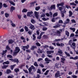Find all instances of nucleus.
<instances>
[{"instance_id":"f3484780","label":"nucleus","mask_w":78,"mask_h":78,"mask_svg":"<svg viewBox=\"0 0 78 78\" xmlns=\"http://www.w3.org/2000/svg\"><path fill=\"white\" fill-rule=\"evenodd\" d=\"M66 61V59L64 58H61V62H62V63H63V64H64V61Z\"/></svg>"},{"instance_id":"8fccbe9b","label":"nucleus","mask_w":78,"mask_h":78,"mask_svg":"<svg viewBox=\"0 0 78 78\" xmlns=\"http://www.w3.org/2000/svg\"><path fill=\"white\" fill-rule=\"evenodd\" d=\"M43 36L44 37V39H48V37L47 35H44Z\"/></svg>"},{"instance_id":"7ed1b4c3","label":"nucleus","mask_w":78,"mask_h":78,"mask_svg":"<svg viewBox=\"0 0 78 78\" xmlns=\"http://www.w3.org/2000/svg\"><path fill=\"white\" fill-rule=\"evenodd\" d=\"M9 60L11 61H12L14 62H16L17 64H18V62H19V59L17 58H15L14 59H13L12 58H10Z\"/></svg>"},{"instance_id":"a19ab883","label":"nucleus","mask_w":78,"mask_h":78,"mask_svg":"<svg viewBox=\"0 0 78 78\" xmlns=\"http://www.w3.org/2000/svg\"><path fill=\"white\" fill-rule=\"evenodd\" d=\"M33 41H35V40H36V36H35V35L33 34Z\"/></svg>"},{"instance_id":"4be33fe9","label":"nucleus","mask_w":78,"mask_h":78,"mask_svg":"<svg viewBox=\"0 0 78 78\" xmlns=\"http://www.w3.org/2000/svg\"><path fill=\"white\" fill-rule=\"evenodd\" d=\"M57 25L53 26V28H59V27L60 26V25H59V23L57 24Z\"/></svg>"},{"instance_id":"de8ad7c7","label":"nucleus","mask_w":78,"mask_h":78,"mask_svg":"<svg viewBox=\"0 0 78 78\" xmlns=\"http://www.w3.org/2000/svg\"><path fill=\"white\" fill-rule=\"evenodd\" d=\"M8 58H12V56L11 55H7Z\"/></svg>"},{"instance_id":"58836bf2","label":"nucleus","mask_w":78,"mask_h":78,"mask_svg":"<svg viewBox=\"0 0 78 78\" xmlns=\"http://www.w3.org/2000/svg\"><path fill=\"white\" fill-rule=\"evenodd\" d=\"M19 70H20L19 69H14V71L16 72V73H17L18 72H19Z\"/></svg>"},{"instance_id":"5fc2aeb1","label":"nucleus","mask_w":78,"mask_h":78,"mask_svg":"<svg viewBox=\"0 0 78 78\" xmlns=\"http://www.w3.org/2000/svg\"><path fill=\"white\" fill-rule=\"evenodd\" d=\"M17 16L18 17V19H21V17H22L21 15H19L17 14Z\"/></svg>"},{"instance_id":"c756f323","label":"nucleus","mask_w":78,"mask_h":78,"mask_svg":"<svg viewBox=\"0 0 78 78\" xmlns=\"http://www.w3.org/2000/svg\"><path fill=\"white\" fill-rule=\"evenodd\" d=\"M28 11V10L26 9H23L22 11V12H27Z\"/></svg>"},{"instance_id":"774afa93","label":"nucleus","mask_w":78,"mask_h":78,"mask_svg":"<svg viewBox=\"0 0 78 78\" xmlns=\"http://www.w3.org/2000/svg\"><path fill=\"white\" fill-rule=\"evenodd\" d=\"M72 77H73V78H77V76L75 75H73L72 76Z\"/></svg>"},{"instance_id":"473e14b6","label":"nucleus","mask_w":78,"mask_h":78,"mask_svg":"<svg viewBox=\"0 0 78 78\" xmlns=\"http://www.w3.org/2000/svg\"><path fill=\"white\" fill-rule=\"evenodd\" d=\"M65 54L68 57H70V54L68 53L67 52H65Z\"/></svg>"},{"instance_id":"7c9ffc66","label":"nucleus","mask_w":78,"mask_h":78,"mask_svg":"<svg viewBox=\"0 0 78 78\" xmlns=\"http://www.w3.org/2000/svg\"><path fill=\"white\" fill-rule=\"evenodd\" d=\"M25 66V63H23V64L21 65L20 66V69H22L23 67H24Z\"/></svg>"},{"instance_id":"2eb2a0df","label":"nucleus","mask_w":78,"mask_h":78,"mask_svg":"<svg viewBox=\"0 0 78 78\" xmlns=\"http://www.w3.org/2000/svg\"><path fill=\"white\" fill-rule=\"evenodd\" d=\"M64 5V2H61L60 3H58L57 4V6L58 8L60 6H62Z\"/></svg>"},{"instance_id":"20e7f679","label":"nucleus","mask_w":78,"mask_h":78,"mask_svg":"<svg viewBox=\"0 0 78 78\" xmlns=\"http://www.w3.org/2000/svg\"><path fill=\"white\" fill-rule=\"evenodd\" d=\"M35 69L36 68H35V67H34V66L32 65L31 66V67H30L29 69H28L29 72V73H31V71H32V69L34 70H35Z\"/></svg>"},{"instance_id":"3c124183","label":"nucleus","mask_w":78,"mask_h":78,"mask_svg":"<svg viewBox=\"0 0 78 78\" xmlns=\"http://www.w3.org/2000/svg\"><path fill=\"white\" fill-rule=\"evenodd\" d=\"M44 33H45L44 32H41L39 36H40V37H42V35H43V34H44Z\"/></svg>"},{"instance_id":"c9c22d12","label":"nucleus","mask_w":78,"mask_h":78,"mask_svg":"<svg viewBox=\"0 0 78 78\" xmlns=\"http://www.w3.org/2000/svg\"><path fill=\"white\" fill-rule=\"evenodd\" d=\"M66 35L68 37H69V32H68V31H66Z\"/></svg>"},{"instance_id":"13d9d810","label":"nucleus","mask_w":78,"mask_h":78,"mask_svg":"<svg viewBox=\"0 0 78 78\" xmlns=\"http://www.w3.org/2000/svg\"><path fill=\"white\" fill-rule=\"evenodd\" d=\"M64 46V44L62 43H60V47H63Z\"/></svg>"},{"instance_id":"79ce46f5","label":"nucleus","mask_w":78,"mask_h":78,"mask_svg":"<svg viewBox=\"0 0 78 78\" xmlns=\"http://www.w3.org/2000/svg\"><path fill=\"white\" fill-rule=\"evenodd\" d=\"M37 73H40V74H41V70L39 69H38L37 71Z\"/></svg>"},{"instance_id":"6e6552de","label":"nucleus","mask_w":78,"mask_h":78,"mask_svg":"<svg viewBox=\"0 0 78 78\" xmlns=\"http://www.w3.org/2000/svg\"><path fill=\"white\" fill-rule=\"evenodd\" d=\"M45 61L46 62V64H49L50 63V62H51V60H49L48 58H46L45 59Z\"/></svg>"},{"instance_id":"052dcab7","label":"nucleus","mask_w":78,"mask_h":78,"mask_svg":"<svg viewBox=\"0 0 78 78\" xmlns=\"http://www.w3.org/2000/svg\"><path fill=\"white\" fill-rule=\"evenodd\" d=\"M58 23H63V21L62 20H59Z\"/></svg>"},{"instance_id":"72a5a7b5","label":"nucleus","mask_w":78,"mask_h":78,"mask_svg":"<svg viewBox=\"0 0 78 78\" xmlns=\"http://www.w3.org/2000/svg\"><path fill=\"white\" fill-rule=\"evenodd\" d=\"M40 8H41V7H40V6H39L36 7L35 8V10H36V11H39V10L40 9Z\"/></svg>"},{"instance_id":"a878e982","label":"nucleus","mask_w":78,"mask_h":78,"mask_svg":"<svg viewBox=\"0 0 78 78\" xmlns=\"http://www.w3.org/2000/svg\"><path fill=\"white\" fill-rule=\"evenodd\" d=\"M16 66V64H14L13 65H11L10 66L11 69L12 70H13V69H14V67L15 66Z\"/></svg>"},{"instance_id":"f704fd0d","label":"nucleus","mask_w":78,"mask_h":78,"mask_svg":"<svg viewBox=\"0 0 78 78\" xmlns=\"http://www.w3.org/2000/svg\"><path fill=\"white\" fill-rule=\"evenodd\" d=\"M38 53H42L43 51H42V50L40 49H38Z\"/></svg>"},{"instance_id":"bb28decb","label":"nucleus","mask_w":78,"mask_h":78,"mask_svg":"<svg viewBox=\"0 0 78 78\" xmlns=\"http://www.w3.org/2000/svg\"><path fill=\"white\" fill-rule=\"evenodd\" d=\"M6 73L7 74H9V73H11V71L10 69H8L6 70Z\"/></svg>"},{"instance_id":"f257e3e1","label":"nucleus","mask_w":78,"mask_h":78,"mask_svg":"<svg viewBox=\"0 0 78 78\" xmlns=\"http://www.w3.org/2000/svg\"><path fill=\"white\" fill-rule=\"evenodd\" d=\"M52 32L51 33V35H52L53 36H55L56 34H61V33L60 31L55 29L52 30Z\"/></svg>"},{"instance_id":"c03bdc74","label":"nucleus","mask_w":78,"mask_h":78,"mask_svg":"<svg viewBox=\"0 0 78 78\" xmlns=\"http://www.w3.org/2000/svg\"><path fill=\"white\" fill-rule=\"evenodd\" d=\"M47 28H46L45 27H43L42 28L43 31H46V30H47Z\"/></svg>"},{"instance_id":"680f3d73","label":"nucleus","mask_w":78,"mask_h":78,"mask_svg":"<svg viewBox=\"0 0 78 78\" xmlns=\"http://www.w3.org/2000/svg\"><path fill=\"white\" fill-rule=\"evenodd\" d=\"M36 3V1H34V2H30V5H33L35 3Z\"/></svg>"},{"instance_id":"864d4df0","label":"nucleus","mask_w":78,"mask_h":78,"mask_svg":"<svg viewBox=\"0 0 78 78\" xmlns=\"http://www.w3.org/2000/svg\"><path fill=\"white\" fill-rule=\"evenodd\" d=\"M61 41V40L60 39H55V40L54 41V42H58V41Z\"/></svg>"},{"instance_id":"423d86ee","label":"nucleus","mask_w":78,"mask_h":78,"mask_svg":"<svg viewBox=\"0 0 78 78\" xmlns=\"http://www.w3.org/2000/svg\"><path fill=\"white\" fill-rule=\"evenodd\" d=\"M60 76H61L60 72L59 71H58L55 74V78H58V77H60Z\"/></svg>"},{"instance_id":"a211bd4d","label":"nucleus","mask_w":78,"mask_h":78,"mask_svg":"<svg viewBox=\"0 0 78 78\" xmlns=\"http://www.w3.org/2000/svg\"><path fill=\"white\" fill-rule=\"evenodd\" d=\"M7 67H8V65H3L2 67V69H6Z\"/></svg>"},{"instance_id":"37998d69","label":"nucleus","mask_w":78,"mask_h":78,"mask_svg":"<svg viewBox=\"0 0 78 78\" xmlns=\"http://www.w3.org/2000/svg\"><path fill=\"white\" fill-rule=\"evenodd\" d=\"M34 64L35 66H36V67H38V64L37 63V62H35Z\"/></svg>"},{"instance_id":"6ab92c4d","label":"nucleus","mask_w":78,"mask_h":78,"mask_svg":"<svg viewBox=\"0 0 78 78\" xmlns=\"http://www.w3.org/2000/svg\"><path fill=\"white\" fill-rule=\"evenodd\" d=\"M18 53H19L17 52H16V51H14L13 52V56H17Z\"/></svg>"},{"instance_id":"6e6d98bb","label":"nucleus","mask_w":78,"mask_h":78,"mask_svg":"<svg viewBox=\"0 0 78 78\" xmlns=\"http://www.w3.org/2000/svg\"><path fill=\"white\" fill-rule=\"evenodd\" d=\"M77 59H78V56H76V57H75L74 58V60H77Z\"/></svg>"},{"instance_id":"bf43d9fd","label":"nucleus","mask_w":78,"mask_h":78,"mask_svg":"<svg viewBox=\"0 0 78 78\" xmlns=\"http://www.w3.org/2000/svg\"><path fill=\"white\" fill-rule=\"evenodd\" d=\"M23 70L24 72H25V73H28L29 72L27 70H25V69H23Z\"/></svg>"},{"instance_id":"9d476101","label":"nucleus","mask_w":78,"mask_h":78,"mask_svg":"<svg viewBox=\"0 0 78 78\" xmlns=\"http://www.w3.org/2000/svg\"><path fill=\"white\" fill-rule=\"evenodd\" d=\"M58 53H59V55L61 56H62V57H63L62 56V53H63L62 52V50L60 49H59L58 51Z\"/></svg>"},{"instance_id":"0e129e2a","label":"nucleus","mask_w":78,"mask_h":78,"mask_svg":"<svg viewBox=\"0 0 78 78\" xmlns=\"http://www.w3.org/2000/svg\"><path fill=\"white\" fill-rule=\"evenodd\" d=\"M43 60V59L42 58H38L37 60L39 62L41 61H42Z\"/></svg>"},{"instance_id":"393cba45","label":"nucleus","mask_w":78,"mask_h":78,"mask_svg":"<svg viewBox=\"0 0 78 78\" xmlns=\"http://www.w3.org/2000/svg\"><path fill=\"white\" fill-rule=\"evenodd\" d=\"M31 29V30H34V26L32 24H31V25L29 27Z\"/></svg>"},{"instance_id":"aec40b11","label":"nucleus","mask_w":78,"mask_h":78,"mask_svg":"<svg viewBox=\"0 0 78 78\" xmlns=\"http://www.w3.org/2000/svg\"><path fill=\"white\" fill-rule=\"evenodd\" d=\"M24 29L26 32H28V31H29V30H28V27L26 26L24 27Z\"/></svg>"},{"instance_id":"f8f14e48","label":"nucleus","mask_w":78,"mask_h":78,"mask_svg":"<svg viewBox=\"0 0 78 78\" xmlns=\"http://www.w3.org/2000/svg\"><path fill=\"white\" fill-rule=\"evenodd\" d=\"M7 1L9 2V3L11 4V5H13V6H15V5H16L15 3L10 0H7Z\"/></svg>"},{"instance_id":"4c0bfd02","label":"nucleus","mask_w":78,"mask_h":78,"mask_svg":"<svg viewBox=\"0 0 78 78\" xmlns=\"http://www.w3.org/2000/svg\"><path fill=\"white\" fill-rule=\"evenodd\" d=\"M58 16V13H55L53 14V17H56V16Z\"/></svg>"},{"instance_id":"9b49d317","label":"nucleus","mask_w":78,"mask_h":78,"mask_svg":"<svg viewBox=\"0 0 78 78\" xmlns=\"http://www.w3.org/2000/svg\"><path fill=\"white\" fill-rule=\"evenodd\" d=\"M34 12L36 18L37 19H39V15L37 13V12L36 11H35Z\"/></svg>"},{"instance_id":"f03ea898","label":"nucleus","mask_w":78,"mask_h":78,"mask_svg":"<svg viewBox=\"0 0 78 78\" xmlns=\"http://www.w3.org/2000/svg\"><path fill=\"white\" fill-rule=\"evenodd\" d=\"M56 9V5H55L54 4L51 5L50 8H48V9L49 11H52L53 9Z\"/></svg>"},{"instance_id":"dca6fc26","label":"nucleus","mask_w":78,"mask_h":78,"mask_svg":"<svg viewBox=\"0 0 78 78\" xmlns=\"http://www.w3.org/2000/svg\"><path fill=\"white\" fill-rule=\"evenodd\" d=\"M8 51V50H5V51H2V56H4L5 54Z\"/></svg>"},{"instance_id":"412c9836","label":"nucleus","mask_w":78,"mask_h":78,"mask_svg":"<svg viewBox=\"0 0 78 78\" xmlns=\"http://www.w3.org/2000/svg\"><path fill=\"white\" fill-rule=\"evenodd\" d=\"M34 48H37V47L36 46L33 45L31 47L30 49L32 50H34Z\"/></svg>"},{"instance_id":"e433bc0d","label":"nucleus","mask_w":78,"mask_h":78,"mask_svg":"<svg viewBox=\"0 0 78 78\" xmlns=\"http://www.w3.org/2000/svg\"><path fill=\"white\" fill-rule=\"evenodd\" d=\"M70 29L71 30H72V31H73V32H75V28L70 27Z\"/></svg>"},{"instance_id":"b1692460","label":"nucleus","mask_w":78,"mask_h":78,"mask_svg":"<svg viewBox=\"0 0 78 78\" xmlns=\"http://www.w3.org/2000/svg\"><path fill=\"white\" fill-rule=\"evenodd\" d=\"M8 42L10 44H12L14 42V41L12 40H9L8 41Z\"/></svg>"},{"instance_id":"a18cd8bd","label":"nucleus","mask_w":78,"mask_h":78,"mask_svg":"<svg viewBox=\"0 0 78 78\" xmlns=\"http://www.w3.org/2000/svg\"><path fill=\"white\" fill-rule=\"evenodd\" d=\"M3 7H4V8H7V7H8V5L5 3H4L3 4Z\"/></svg>"},{"instance_id":"338daca9","label":"nucleus","mask_w":78,"mask_h":78,"mask_svg":"<svg viewBox=\"0 0 78 78\" xmlns=\"http://www.w3.org/2000/svg\"><path fill=\"white\" fill-rule=\"evenodd\" d=\"M74 36H75V35L73 33H72L71 34L70 37H73Z\"/></svg>"},{"instance_id":"09e8293b","label":"nucleus","mask_w":78,"mask_h":78,"mask_svg":"<svg viewBox=\"0 0 78 78\" xmlns=\"http://www.w3.org/2000/svg\"><path fill=\"white\" fill-rule=\"evenodd\" d=\"M2 6L3 4H2V2H0V9H1L2 8Z\"/></svg>"},{"instance_id":"603ef678","label":"nucleus","mask_w":78,"mask_h":78,"mask_svg":"<svg viewBox=\"0 0 78 78\" xmlns=\"http://www.w3.org/2000/svg\"><path fill=\"white\" fill-rule=\"evenodd\" d=\"M36 45L38 46V47H41V44L37 42L36 43Z\"/></svg>"},{"instance_id":"4468645a","label":"nucleus","mask_w":78,"mask_h":78,"mask_svg":"<svg viewBox=\"0 0 78 78\" xmlns=\"http://www.w3.org/2000/svg\"><path fill=\"white\" fill-rule=\"evenodd\" d=\"M54 52V51H46V53L48 55H50V54L52 53H53Z\"/></svg>"},{"instance_id":"ddd939ff","label":"nucleus","mask_w":78,"mask_h":78,"mask_svg":"<svg viewBox=\"0 0 78 78\" xmlns=\"http://www.w3.org/2000/svg\"><path fill=\"white\" fill-rule=\"evenodd\" d=\"M15 7L13 6H12L10 8V12H13V11H14V10H15Z\"/></svg>"},{"instance_id":"49530a36","label":"nucleus","mask_w":78,"mask_h":78,"mask_svg":"<svg viewBox=\"0 0 78 78\" xmlns=\"http://www.w3.org/2000/svg\"><path fill=\"white\" fill-rule=\"evenodd\" d=\"M5 17H8L9 15V13H5Z\"/></svg>"},{"instance_id":"c85d7f7f","label":"nucleus","mask_w":78,"mask_h":78,"mask_svg":"<svg viewBox=\"0 0 78 78\" xmlns=\"http://www.w3.org/2000/svg\"><path fill=\"white\" fill-rule=\"evenodd\" d=\"M5 64H9V61L5 62L3 63V65H4Z\"/></svg>"},{"instance_id":"e2e57ef3","label":"nucleus","mask_w":78,"mask_h":78,"mask_svg":"<svg viewBox=\"0 0 78 78\" xmlns=\"http://www.w3.org/2000/svg\"><path fill=\"white\" fill-rule=\"evenodd\" d=\"M45 16V14H43L41 15V17H44Z\"/></svg>"},{"instance_id":"ea45409f","label":"nucleus","mask_w":78,"mask_h":78,"mask_svg":"<svg viewBox=\"0 0 78 78\" xmlns=\"http://www.w3.org/2000/svg\"><path fill=\"white\" fill-rule=\"evenodd\" d=\"M6 49L7 50H8V51H9V50H11V48L9 47L8 46H6Z\"/></svg>"},{"instance_id":"69168bd1","label":"nucleus","mask_w":78,"mask_h":78,"mask_svg":"<svg viewBox=\"0 0 78 78\" xmlns=\"http://www.w3.org/2000/svg\"><path fill=\"white\" fill-rule=\"evenodd\" d=\"M30 58H31V57L29 55H28L27 57V60H29Z\"/></svg>"},{"instance_id":"1a4fd4ad","label":"nucleus","mask_w":78,"mask_h":78,"mask_svg":"<svg viewBox=\"0 0 78 78\" xmlns=\"http://www.w3.org/2000/svg\"><path fill=\"white\" fill-rule=\"evenodd\" d=\"M20 51V49L18 47H16L15 48L14 50V51H16V52L19 53Z\"/></svg>"},{"instance_id":"0eeeda50","label":"nucleus","mask_w":78,"mask_h":78,"mask_svg":"<svg viewBox=\"0 0 78 78\" xmlns=\"http://www.w3.org/2000/svg\"><path fill=\"white\" fill-rule=\"evenodd\" d=\"M29 47H30V46L29 44H28L26 46H23L22 47V49L23 51H25V50H26V49H28V48H29ZM25 48H26V49Z\"/></svg>"},{"instance_id":"cd10ccee","label":"nucleus","mask_w":78,"mask_h":78,"mask_svg":"<svg viewBox=\"0 0 78 78\" xmlns=\"http://www.w3.org/2000/svg\"><path fill=\"white\" fill-rule=\"evenodd\" d=\"M30 22L33 24H34V23H36V21H35V20L33 19H31Z\"/></svg>"},{"instance_id":"5701e85b","label":"nucleus","mask_w":78,"mask_h":78,"mask_svg":"<svg viewBox=\"0 0 78 78\" xmlns=\"http://www.w3.org/2000/svg\"><path fill=\"white\" fill-rule=\"evenodd\" d=\"M72 45L73 46V49H75V48H76V45L75 44V43H73L72 44Z\"/></svg>"},{"instance_id":"39448f33","label":"nucleus","mask_w":78,"mask_h":78,"mask_svg":"<svg viewBox=\"0 0 78 78\" xmlns=\"http://www.w3.org/2000/svg\"><path fill=\"white\" fill-rule=\"evenodd\" d=\"M33 13V11H31L30 12H27V17H33L32 14Z\"/></svg>"},{"instance_id":"2f4dec72","label":"nucleus","mask_w":78,"mask_h":78,"mask_svg":"<svg viewBox=\"0 0 78 78\" xmlns=\"http://www.w3.org/2000/svg\"><path fill=\"white\" fill-rule=\"evenodd\" d=\"M69 17H71L72 16L73 14V13L71 11H69Z\"/></svg>"},{"instance_id":"4d7b16f0","label":"nucleus","mask_w":78,"mask_h":78,"mask_svg":"<svg viewBox=\"0 0 78 78\" xmlns=\"http://www.w3.org/2000/svg\"><path fill=\"white\" fill-rule=\"evenodd\" d=\"M69 44L70 45H71L72 47V45H71V44H72V40H70L69 42Z\"/></svg>"}]
</instances>
